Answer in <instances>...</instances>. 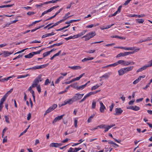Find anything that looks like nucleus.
<instances>
[{"label":"nucleus","mask_w":152,"mask_h":152,"mask_svg":"<svg viewBox=\"0 0 152 152\" xmlns=\"http://www.w3.org/2000/svg\"><path fill=\"white\" fill-rule=\"evenodd\" d=\"M84 94H77L73 98L71 99H69L65 100L64 101L65 104H72L76 100L80 99L83 96Z\"/></svg>","instance_id":"1"},{"label":"nucleus","mask_w":152,"mask_h":152,"mask_svg":"<svg viewBox=\"0 0 152 152\" xmlns=\"http://www.w3.org/2000/svg\"><path fill=\"white\" fill-rule=\"evenodd\" d=\"M41 76L39 75L34 80L32 85V87L33 88L36 87L39 81L41 82L42 81V80L41 79Z\"/></svg>","instance_id":"2"},{"label":"nucleus","mask_w":152,"mask_h":152,"mask_svg":"<svg viewBox=\"0 0 152 152\" xmlns=\"http://www.w3.org/2000/svg\"><path fill=\"white\" fill-rule=\"evenodd\" d=\"M57 107V105H53L52 106L50 107L46 111L44 114V115H47V113L50 112L55 109Z\"/></svg>","instance_id":"3"},{"label":"nucleus","mask_w":152,"mask_h":152,"mask_svg":"<svg viewBox=\"0 0 152 152\" xmlns=\"http://www.w3.org/2000/svg\"><path fill=\"white\" fill-rule=\"evenodd\" d=\"M115 113L114 114L115 115H121L123 112V110L121 108H117L115 110Z\"/></svg>","instance_id":"4"},{"label":"nucleus","mask_w":152,"mask_h":152,"mask_svg":"<svg viewBox=\"0 0 152 152\" xmlns=\"http://www.w3.org/2000/svg\"><path fill=\"white\" fill-rule=\"evenodd\" d=\"M95 35L94 33L91 32L87 34L85 36H84L83 37L86 38L85 40H86L89 39L92 37L94 36Z\"/></svg>","instance_id":"5"},{"label":"nucleus","mask_w":152,"mask_h":152,"mask_svg":"<svg viewBox=\"0 0 152 152\" xmlns=\"http://www.w3.org/2000/svg\"><path fill=\"white\" fill-rule=\"evenodd\" d=\"M114 48H121L124 50H134V47H130V48H128L126 47H114Z\"/></svg>","instance_id":"6"},{"label":"nucleus","mask_w":152,"mask_h":152,"mask_svg":"<svg viewBox=\"0 0 152 152\" xmlns=\"http://www.w3.org/2000/svg\"><path fill=\"white\" fill-rule=\"evenodd\" d=\"M64 116V115L63 114L60 116H59L56 117L53 120V123L54 124V123H55L57 121L61 120L62 118Z\"/></svg>","instance_id":"7"},{"label":"nucleus","mask_w":152,"mask_h":152,"mask_svg":"<svg viewBox=\"0 0 152 152\" xmlns=\"http://www.w3.org/2000/svg\"><path fill=\"white\" fill-rule=\"evenodd\" d=\"M99 127L100 128L105 129L104 132H106L107 131H105L108 128V125H107L102 124L97 126L96 127V129H98V128Z\"/></svg>","instance_id":"8"},{"label":"nucleus","mask_w":152,"mask_h":152,"mask_svg":"<svg viewBox=\"0 0 152 152\" xmlns=\"http://www.w3.org/2000/svg\"><path fill=\"white\" fill-rule=\"evenodd\" d=\"M134 68L133 66H130L125 68H123L125 73L127 72H129L132 70Z\"/></svg>","instance_id":"9"},{"label":"nucleus","mask_w":152,"mask_h":152,"mask_svg":"<svg viewBox=\"0 0 152 152\" xmlns=\"http://www.w3.org/2000/svg\"><path fill=\"white\" fill-rule=\"evenodd\" d=\"M94 94V92H91L88 94L86 95L80 101V102H82L85 100L89 96L93 94Z\"/></svg>","instance_id":"10"},{"label":"nucleus","mask_w":152,"mask_h":152,"mask_svg":"<svg viewBox=\"0 0 152 152\" xmlns=\"http://www.w3.org/2000/svg\"><path fill=\"white\" fill-rule=\"evenodd\" d=\"M13 52H10L7 51H4L3 52L2 55L4 57H6L8 56L9 55H11L13 53Z\"/></svg>","instance_id":"11"},{"label":"nucleus","mask_w":152,"mask_h":152,"mask_svg":"<svg viewBox=\"0 0 152 152\" xmlns=\"http://www.w3.org/2000/svg\"><path fill=\"white\" fill-rule=\"evenodd\" d=\"M5 94L1 98L0 101V104H3L4 102L5 101L6 98L8 97Z\"/></svg>","instance_id":"12"},{"label":"nucleus","mask_w":152,"mask_h":152,"mask_svg":"<svg viewBox=\"0 0 152 152\" xmlns=\"http://www.w3.org/2000/svg\"><path fill=\"white\" fill-rule=\"evenodd\" d=\"M112 73L111 72H109L108 73H106L102 75L100 78L103 77L105 79H107L109 78V76Z\"/></svg>","instance_id":"13"},{"label":"nucleus","mask_w":152,"mask_h":152,"mask_svg":"<svg viewBox=\"0 0 152 152\" xmlns=\"http://www.w3.org/2000/svg\"><path fill=\"white\" fill-rule=\"evenodd\" d=\"M89 83H90V81H88L84 85H82L80 86H78L77 90H82L86 86L87 84Z\"/></svg>","instance_id":"14"},{"label":"nucleus","mask_w":152,"mask_h":152,"mask_svg":"<svg viewBox=\"0 0 152 152\" xmlns=\"http://www.w3.org/2000/svg\"><path fill=\"white\" fill-rule=\"evenodd\" d=\"M131 109H132L135 111H137L140 109V107L138 106H130L128 108Z\"/></svg>","instance_id":"15"},{"label":"nucleus","mask_w":152,"mask_h":152,"mask_svg":"<svg viewBox=\"0 0 152 152\" xmlns=\"http://www.w3.org/2000/svg\"><path fill=\"white\" fill-rule=\"evenodd\" d=\"M94 59V58L92 57H88L87 58H85L82 60V61L84 62L89 60H91Z\"/></svg>","instance_id":"16"},{"label":"nucleus","mask_w":152,"mask_h":152,"mask_svg":"<svg viewBox=\"0 0 152 152\" xmlns=\"http://www.w3.org/2000/svg\"><path fill=\"white\" fill-rule=\"evenodd\" d=\"M47 66V64H44L40 66H35V68L36 69H40L43 68Z\"/></svg>","instance_id":"17"},{"label":"nucleus","mask_w":152,"mask_h":152,"mask_svg":"<svg viewBox=\"0 0 152 152\" xmlns=\"http://www.w3.org/2000/svg\"><path fill=\"white\" fill-rule=\"evenodd\" d=\"M68 67L69 68H71L72 69H81V67L80 66H69Z\"/></svg>","instance_id":"18"},{"label":"nucleus","mask_w":152,"mask_h":152,"mask_svg":"<svg viewBox=\"0 0 152 152\" xmlns=\"http://www.w3.org/2000/svg\"><path fill=\"white\" fill-rule=\"evenodd\" d=\"M127 56L126 52L124 53H121L118 54L116 56V58L120 57L121 56Z\"/></svg>","instance_id":"19"},{"label":"nucleus","mask_w":152,"mask_h":152,"mask_svg":"<svg viewBox=\"0 0 152 152\" xmlns=\"http://www.w3.org/2000/svg\"><path fill=\"white\" fill-rule=\"evenodd\" d=\"M118 74L119 75L121 76L123 75L124 74H125V72L123 68H122L118 71Z\"/></svg>","instance_id":"20"},{"label":"nucleus","mask_w":152,"mask_h":152,"mask_svg":"<svg viewBox=\"0 0 152 152\" xmlns=\"http://www.w3.org/2000/svg\"><path fill=\"white\" fill-rule=\"evenodd\" d=\"M139 50H140V48H138L137 49L135 50L134 51L126 52L127 55V56L129 55L133 54L134 52H137V51H138Z\"/></svg>","instance_id":"21"},{"label":"nucleus","mask_w":152,"mask_h":152,"mask_svg":"<svg viewBox=\"0 0 152 152\" xmlns=\"http://www.w3.org/2000/svg\"><path fill=\"white\" fill-rule=\"evenodd\" d=\"M111 37L112 38H117L125 40L126 39L125 37H122L119 36L118 35L112 36H111Z\"/></svg>","instance_id":"22"},{"label":"nucleus","mask_w":152,"mask_h":152,"mask_svg":"<svg viewBox=\"0 0 152 152\" xmlns=\"http://www.w3.org/2000/svg\"><path fill=\"white\" fill-rule=\"evenodd\" d=\"M34 56L33 52L27 55H25L24 57L25 58H30Z\"/></svg>","instance_id":"23"},{"label":"nucleus","mask_w":152,"mask_h":152,"mask_svg":"<svg viewBox=\"0 0 152 152\" xmlns=\"http://www.w3.org/2000/svg\"><path fill=\"white\" fill-rule=\"evenodd\" d=\"M50 147H58V145L57 143H52L50 145Z\"/></svg>","instance_id":"24"},{"label":"nucleus","mask_w":152,"mask_h":152,"mask_svg":"<svg viewBox=\"0 0 152 152\" xmlns=\"http://www.w3.org/2000/svg\"><path fill=\"white\" fill-rule=\"evenodd\" d=\"M136 22L139 23H142L144 21V20L142 18L140 19H136Z\"/></svg>","instance_id":"25"},{"label":"nucleus","mask_w":152,"mask_h":152,"mask_svg":"<svg viewBox=\"0 0 152 152\" xmlns=\"http://www.w3.org/2000/svg\"><path fill=\"white\" fill-rule=\"evenodd\" d=\"M94 116V115L93 114L91 115L88 119L87 121L88 123H90L91 122L93 117Z\"/></svg>","instance_id":"26"},{"label":"nucleus","mask_w":152,"mask_h":152,"mask_svg":"<svg viewBox=\"0 0 152 152\" xmlns=\"http://www.w3.org/2000/svg\"><path fill=\"white\" fill-rule=\"evenodd\" d=\"M63 44L62 43H56L55 44L53 45L48 47V48H52L55 47V46H59L61 45H62Z\"/></svg>","instance_id":"27"},{"label":"nucleus","mask_w":152,"mask_h":152,"mask_svg":"<svg viewBox=\"0 0 152 152\" xmlns=\"http://www.w3.org/2000/svg\"><path fill=\"white\" fill-rule=\"evenodd\" d=\"M105 109V107L104 105H101V107L100 108V112L103 113L104 110Z\"/></svg>","instance_id":"28"},{"label":"nucleus","mask_w":152,"mask_h":152,"mask_svg":"<svg viewBox=\"0 0 152 152\" xmlns=\"http://www.w3.org/2000/svg\"><path fill=\"white\" fill-rule=\"evenodd\" d=\"M30 76V75L28 74H27L26 75H19L17 77V78H23L26 77L28 76Z\"/></svg>","instance_id":"29"},{"label":"nucleus","mask_w":152,"mask_h":152,"mask_svg":"<svg viewBox=\"0 0 152 152\" xmlns=\"http://www.w3.org/2000/svg\"><path fill=\"white\" fill-rule=\"evenodd\" d=\"M118 65L119 64H121L122 65L124 66V64L125 62V61L123 60H119L118 61Z\"/></svg>","instance_id":"30"},{"label":"nucleus","mask_w":152,"mask_h":152,"mask_svg":"<svg viewBox=\"0 0 152 152\" xmlns=\"http://www.w3.org/2000/svg\"><path fill=\"white\" fill-rule=\"evenodd\" d=\"M70 14V12H69L65 14L64 16V17H63V18L64 19V20H66V19H67L69 17L72 16H68Z\"/></svg>","instance_id":"31"},{"label":"nucleus","mask_w":152,"mask_h":152,"mask_svg":"<svg viewBox=\"0 0 152 152\" xmlns=\"http://www.w3.org/2000/svg\"><path fill=\"white\" fill-rule=\"evenodd\" d=\"M77 118H75L74 119V125L75 128H77Z\"/></svg>","instance_id":"32"},{"label":"nucleus","mask_w":152,"mask_h":152,"mask_svg":"<svg viewBox=\"0 0 152 152\" xmlns=\"http://www.w3.org/2000/svg\"><path fill=\"white\" fill-rule=\"evenodd\" d=\"M77 83H74V84L71 85L70 86H72V87H73L74 88H75L77 90L78 86H77Z\"/></svg>","instance_id":"33"},{"label":"nucleus","mask_w":152,"mask_h":152,"mask_svg":"<svg viewBox=\"0 0 152 152\" xmlns=\"http://www.w3.org/2000/svg\"><path fill=\"white\" fill-rule=\"evenodd\" d=\"M44 50V49L43 48L41 50H38L37 51V52H33V54L34 55L35 54H39L41 53V52L43 50Z\"/></svg>","instance_id":"34"},{"label":"nucleus","mask_w":152,"mask_h":152,"mask_svg":"<svg viewBox=\"0 0 152 152\" xmlns=\"http://www.w3.org/2000/svg\"><path fill=\"white\" fill-rule=\"evenodd\" d=\"M51 12V11H50V9L46 11H44L42 13L41 15V17L43 16L45 14L48 12Z\"/></svg>","instance_id":"35"},{"label":"nucleus","mask_w":152,"mask_h":152,"mask_svg":"<svg viewBox=\"0 0 152 152\" xmlns=\"http://www.w3.org/2000/svg\"><path fill=\"white\" fill-rule=\"evenodd\" d=\"M50 53L49 51L46 52L44 53L43 54V57H45L46 56L49 55Z\"/></svg>","instance_id":"36"},{"label":"nucleus","mask_w":152,"mask_h":152,"mask_svg":"<svg viewBox=\"0 0 152 152\" xmlns=\"http://www.w3.org/2000/svg\"><path fill=\"white\" fill-rule=\"evenodd\" d=\"M86 32V30H84L81 33H80V34H77V37H79L82 35H83V34H85V33Z\"/></svg>","instance_id":"37"},{"label":"nucleus","mask_w":152,"mask_h":152,"mask_svg":"<svg viewBox=\"0 0 152 152\" xmlns=\"http://www.w3.org/2000/svg\"><path fill=\"white\" fill-rule=\"evenodd\" d=\"M4 118L6 122L7 123H9L10 122L9 117L7 116H5Z\"/></svg>","instance_id":"38"},{"label":"nucleus","mask_w":152,"mask_h":152,"mask_svg":"<svg viewBox=\"0 0 152 152\" xmlns=\"http://www.w3.org/2000/svg\"><path fill=\"white\" fill-rule=\"evenodd\" d=\"M113 25H114V24H112L111 25H109L105 27H104L103 28H101V29L102 30H104V29H107V28H110L112 26H113Z\"/></svg>","instance_id":"39"},{"label":"nucleus","mask_w":152,"mask_h":152,"mask_svg":"<svg viewBox=\"0 0 152 152\" xmlns=\"http://www.w3.org/2000/svg\"><path fill=\"white\" fill-rule=\"evenodd\" d=\"M140 80V78H138L137 79H136L135 80H134L133 82V84H136L137 83H138L139 81Z\"/></svg>","instance_id":"40"},{"label":"nucleus","mask_w":152,"mask_h":152,"mask_svg":"<svg viewBox=\"0 0 152 152\" xmlns=\"http://www.w3.org/2000/svg\"><path fill=\"white\" fill-rule=\"evenodd\" d=\"M30 126H28V127L23 132H22L20 134V136L22 135L23 134L26 133L28 129L29 128Z\"/></svg>","instance_id":"41"},{"label":"nucleus","mask_w":152,"mask_h":152,"mask_svg":"<svg viewBox=\"0 0 152 152\" xmlns=\"http://www.w3.org/2000/svg\"><path fill=\"white\" fill-rule=\"evenodd\" d=\"M13 90V88L11 89L9 91H8L5 94L7 96L12 92Z\"/></svg>","instance_id":"42"},{"label":"nucleus","mask_w":152,"mask_h":152,"mask_svg":"<svg viewBox=\"0 0 152 152\" xmlns=\"http://www.w3.org/2000/svg\"><path fill=\"white\" fill-rule=\"evenodd\" d=\"M41 21V20H38V21H35L34 22H33L30 25H29V26H33L34 25V24H35L36 23H37Z\"/></svg>","instance_id":"43"},{"label":"nucleus","mask_w":152,"mask_h":152,"mask_svg":"<svg viewBox=\"0 0 152 152\" xmlns=\"http://www.w3.org/2000/svg\"><path fill=\"white\" fill-rule=\"evenodd\" d=\"M81 148H75V149L73 150V152H77L79 150H81Z\"/></svg>","instance_id":"44"},{"label":"nucleus","mask_w":152,"mask_h":152,"mask_svg":"<svg viewBox=\"0 0 152 152\" xmlns=\"http://www.w3.org/2000/svg\"><path fill=\"white\" fill-rule=\"evenodd\" d=\"M148 63L149 64L147 65L148 67H151L152 66V61H151V60L148 61Z\"/></svg>","instance_id":"45"},{"label":"nucleus","mask_w":152,"mask_h":152,"mask_svg":"<svg viewBox=\"0 0 152 152\" xmlns=\"http://www.w3.org/2000/svg\"><path fill=\"white\" fill-rule=\"evenodd\" d=\"M50 83V82L49 81V79H47L45 81V85H48L49 83Z\"/></svg>","instance_id":"46"},{"label":"nucleus","mask_w":152,"mask_h":152,"mask_svg":"<svg viewBox=\"0 0 152 152\" xmlns=\"http://www.w3.org/2000/svg\"><path fill=\"white\" fill-rule=\"evenodd\" d=\"M115 126V124H113L112 125L108 126V128L105 131H108L109 129H110L111 127Z\"/></svg>","instance_id":"47"},{"label":"nucleus","mask_w":152,"mask_h":152,"mask_svg":"<svg viewBox=\"0 0 152 152\" xmlns=\"http://www.w3.org/2000/svg\"><path fill=\"white\" fill-rule=\"evenodd\" d=\"M56 15H54L53 16L51 17H50L49 18H48L47 19H46V20H45L44 21H48V20H50V19H52V18H54V17H56Z\"/></svg>","instance_id":"48"},{"label":"nucleus","mask_w":152,"mask_h":152,"mask_svg":"<svg viewBox=\"0 0 152 152\" xmlns=\"http://www.w3.org/2000/svg\"><path fill=\"white\" fill-rule=\"evenodd\" d=\"M152 40V37H148L147 38L144 40V41H150Z\"/></svg>","instance_id":"49"},{"label":"nucleus","mask_w":152,"mask_h":152,"mask_svg":"<svg viewBox=\"0 0 152 152\" xmlns=\"http://www.w3.org/2000/svg\"><path fill=\"white\" fill-rule=\"evenodd\" d=\"M59 7V6H54V7H53L50 8V9L51 11V12L53 10L58 7Z\"/></svg>","instance_id":"50"},{"label":"nucleus","mask_w":152,"mask_h":152,"mask_svg":"<svg viewBox=\"0 0 152 152\" xmlns=\"http://www.w3.org/2000/svg\"><path fill=\"white\" fill-rule=\"evenodd\" d=\"M124 66H128L130 65V62L125 61Z\"/></svg>","instance_id":"51"},{"label":"nucleus","mask_w":152,"mask_h":152,"mask_svg":"<svg viewBox=\"0 0 152 152\" xmlns=\"http://www.w3.org/2000/svg\"><path fill=\"white\" fill-rule=\"evenodd\" d=\"M132 0H126L125 3L124 4V5H127Z\"/></svg>","instance_id":"52"},{"label":"nucleus","mask_w":152,"mask_h":152,"mask_svg":"<svg viewBox=\"0 0 152 152\" xmlns=\"http://www.w3.org/2000/svg\"><path fill=\"white\" fill-rule=\"evenodd\" d=\"M30 93L32 94L33 97L34 99L35 98V94L34 91L33 90H31L30 91Z\"/></svg>","instance_id":"53"},{"label":"nucleus","mask_w":152,"mask_h":152,"mask_svg":"<svg viewBox=\"0 0 152 152\" xmlns=\"http://www.w3.org/2000/svg\"><path fill=\"white\" fill-rule=\"evenodd\" d=\"M102 82H101V83H99V84H96V89L97 88L100 86L102 85Z\"/></svg>","instance_id":"54"},{"label":"nucleus","mask_w":152,"mask_h":152,"mask_svg":"<svg viewBox=\"0 0 152 152\" xmlns=\"http://www.w3.org/2000/svg\"><path fill=\"white\" fill-rule=\"evenodd\" d=\"M22 55H19L18 56H17L16 57L14 58L13 59V60H15L16 59H17L20 58L22 57Z\"/></svg>","instance_id":"55"},{"label":"nucleus","mask_w":152,"mask_h":152,"mask_svg":"<svg viewBox=\"0 0 152 152\" xmlns=\"http://www.w3.org/2000/svg\"><path fill=\"white\" fill-rule=\"evenodd\" d=\"M37 89L38 92L40 93L41 92V88L40 86H38L37 87Z\"/></svg>","instance_id":"56"},{"label":"nucleus","mask_w":152,"mask_h":152,"mask_svg":"<svg viewBox=\"0 0 152 152\" xmlns=\"http://www.w3.org/2000/svg\"><path fill=\"white\" fill-rule=\"evenodd\" d=\"M41 42L40 41H38V40H34L31 42L30 43H40Z\"/></svg>","instance_id":"57"},{"label":"nucleus","mask_w":152,"mask_h":152,"mask_svg":"<svg viewBox=\"0 0 152 152\" xmlns=\"http://www.w3.org/2000/svg\"><path fill=\"white\" fill-rule=\"evenodd\" d=\"M55 34V33H54L53 32H52V33H50L47 34V36L48 37H49V36L54 35Z\"/></svg>","instance_id":"58"},{"label":"nucleus","mask_w":152,"mask_h":152,"mask_svg":"<svg viewBox=\"0 0 152 152\" xmlns=\"http://www.w3.org/2000/svg\"><path fill=\"white\" fill-rule=\"evenodd\" d=\"M31 118V114L30 113H29L27 115V120H29Z\"/></svg>","instance_id":"59"},{"label":"nucleus","mask_w":152,"mask_h":152,"mask_svg":"<svg viewBox=\"0 0 152 152\" xmlns=\"http://www.w3.org/2000/svg\"><path fill=\"white\" fill-rule=\"evenodd\" d=\"M7 141V137L6 136L4 137V138L3 139V143L6 142Z\"/></svg>","instance_id":"60"},{"label":"nucleus","mask_w":152,"mask_h":152,"mask_svg":"<svg viewBox=\"0 0 152 152\" xmlns=\"http://www.w3.org/2000/svg\"><path fill=\"white\" fill-rule=\"evenodd\" d=\"M74 82V80H73V79H72V80H70L68 82H66L65 83L66 84H69L70 83H71Z\"/></svg>","instance_id":"61"},{"label":"nucleus","mask_w":152,"mask_h":152,"mask_svg":"<svg viewBox=\"0 0 152 152\" xmlns=\"http://www.w3.org/2000/svg\"><path fill=\"white\" fill-rule=\"evenodd\" d=\"M34 14V12H29L27 13V14L28 15H31Z\"/></svg>","instance_id":"62"},{"label":"nucleus","mask_w":152,"mask_h":152,"mask_svg":"<svg viewBox=\"0 0 152 152\" xmlns=\"http://www.w3.org/2000/svg\"><path fill=\"white\" fill-rule=\"evenodd\" d=\"M94 26L93 24H91L87 26H86V28H91L93 27Z\"/></svg>","instance_id":"63"},{"label":"nucleus","mask_w":152,"mask_h":152,"mask_svg":"<svg viewBox=\"0 0 152 152\" xmlns=\"http://www.w3.org/2000/svg\"><path fill=\"white\" fill-rule=\"evenodd\" d=\"M39 140L38 139H36L35 141V143L34 144V145H37V144H39Z\"/></svg>","instance_id":"64"}]
</instances>
